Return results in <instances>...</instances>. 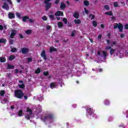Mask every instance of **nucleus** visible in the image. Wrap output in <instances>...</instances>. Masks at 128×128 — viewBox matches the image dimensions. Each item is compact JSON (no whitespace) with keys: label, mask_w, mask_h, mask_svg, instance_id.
I'll return each mask as SVG.
<instances>
[{"label":"nucleus","mask_w":128,"mask_h":128,"mask_svg":"<svg viewBox=\"0 0 128 128\" xmlns=\"http://www.w3.org/2000/svg\"><path fill=\"white\" fill-rule=\"evenodd\" d=\"M96 56L100 60H96V62H100L106 60V57L108 56V54L106 51H98L97 52Z\"/></svg>","instance_id":"1"},{"label":"nucleus","mask_w":128,"mask_h":128,"mask_svg":"<svg viewBox=\"0 0 128 128\" xmlns=\"http://www.w3.org/2000/svg\"><path fill=\"white\" fill-rule=\"evenodd\" d=\"M32 110H30V108H28L26 113L25 114L26 118V120H30V118H32Z\"/></svg>","instance_id":"2"},{"label":"nucleus","mask_w":128,"mask_h":128,"mask_svg":"<svg viewBox=\"0 0 128 128\" xmlns=\"http://www.w3.org/2000/svg\"><path fill=\"white\" fill-rule=\"evenodd\" d=\"M14 94L15 96L18 98H22L24 96V93L20 90L14 91Z\"/></svg>","instance_id":"3"},{"label":"nucleus","mask_w":128,"mask_h":128,"mask_svg":"<svg viewBox=\"0 0 128 128\" xmlns=\"http://www.w3.org/2000/svg\"><path fill=\"white\" fill-rule=\"evenodd\" d=\"M106 42L108 44H110L111 46H107L105 48L106 50H112V46H114L116 44V42L110 41V40H107Z\"/></svg>","instance_id":"4"},{"label":"nucleus","mask_w":128,"mask_h":128,"mask_svg":"<svg viewBox=\"0 0 128 128\" xmlns=\"http://www.w3.org/2000/svg\"><path fill=\"white\" fill-rule=\"evenodd\" d=\"M118 28L119 32H122V30H124V26L122 24H116L114 25V28Z\"/></svg>","instance_id":"5"},{"label":"nucleus","mask_w":128,"mask_h":128,"mask_svg":"<svg viewBox=\"0 0 128 128\" xmlns=\"http://www.w3.org/2000/svg\"><path fill=\"white\" fill-rule=\"evenodd\" d=\"M46 120L49 122L50 124H52V122H54V117L52 116H48L46 117Z\"/></svg>","instance_id":"6"},{"label":"nucleus","mask_w":128,"mask_h":128,"mask_svg":"<svg viewBox=\"0 0 128 128\" xmlns=\"http://www.w3.org/2000/svg\"><path fill=\"white\" fill-rule=\"evenodd\" d=\"M50 0H45L44 4H46V10H48L50 8V6H52V3H48V2H50Z\"/></svg>","instance_id":"7"},{"label":"nucleus","mask_w":128,"mask_h":128,"mask_svg":"<svg viewBox=\"0 0 128 128\" xmlns=\"http://www.w3.org/2000/svg\"><path fill=\"white\" fill-rule=\"evenodd\" d=\"M110 56H112V54H114V56H118V53L116 52V50L111 49L110 50Z\"/></svg>","instance_id":"8"},{"label":"nucleus","mask_w":128,"mask_h":128,"mask_svg":"<svg viewBox=\"0 0 128 128\" xmlns=\"http://www.w3.org/2000/svg\"><path fill=\"white\" fill-rule=\"evenodd\" d=\"M41 56L42 58H43L44 60H45L48 59V58H46V51H44V50H43L42 51L41 53Z\"/></svg>","instance_id":"9"},{"label":"nucleus","mask_w":128,"mask_h":128,"mask_svg":"<svg viewBox=\"0 0 128 128\" xmlns=\"http://www.w3.org/2000/svg\"><path fill=\"white\" fill-rule=\"evenodd\" d=\"M55 16H64V12L62 11L58 10L55 13Z\"/></svg>","instance_id":"10"},{"label":"nucleus","mask_w":128,"mask_h":128,"mask_svg":"<svg viewBox=\"0 0 128 128\" xmlns=\"http://www.w3.org/2000/svg\"><path fill=\"white\" fill-rule=\"evenodd\" d=\"M21 50H22V54H27V52H29L28 48H22L21 49Z\"/></svg>","instance_id":"11"},{"label":"nucleus","mask_w":128,"mask_h":128,"mask_svg":"<svg viewBox=\"0 0 128 128\" xmlns=\"http://www.w3.org/2000/svg\"><path fill=\"white\" fill-rule=\"evenodd\" d=\"M20 84H18V86L20 88H24L25 85L23 84L24 81L19 80Z\"/></svg>","instance_id":"12"},{"label":"nucleus","mask_w":128,"mask_h":128,"mask_svg":"<svg viewBox=\"0 0 128 128\" xmlns=\"http://www.w3.org/2000/svg\"><path fill=\"white\" fill-rule=\"evenodd\" d=\"M16 30H12L11 34L10 35V38H14V36H16Z\"/></svg>","instance_id":"13"},{"label":"nucleus","mask_w":128,"mask_h":128,"mask_svg":"<svg viewBox=\"0 0 128 128\" xmlns=\"http://www.w3.org/2000/svg\"><path fill=\"white\" fill-rule=\"evenodd\" d=\"M2 8H4L6 10H8L10 9V7L8 6V4L6 3H4V5L2 6Z\"/></svg>","instance_id":"14"},{"label":"nucleus","mask_w":128,"mask_h":128,"mask_svg":"<svg viewBox=\"0 0 128 128\" xmlns=\"http://www.w3.org/2000/svg\"><path fill=\"white\" fill-rule=\"evenodd\" d=\"M9 18L12 19L14 18V14L12 12H9L8 14Z\"/></svg>","instance_id":"15"},{"label":"nucleus","mask_w":128,"mask_h":128,"mask_svg":"<svg viewBox=\"0 0 128 128\" xmlns=\"http://www.w3.org/2000/svg\"><path fill=\"white\" fill-rule=\"evenodd\" d=\"M30 20V18L27 16H24L22 18V22H26L27 20Z\"/></svg>","instance_id":"16"},{"label":"nucleus","mask_w":128,"mask_h":128,"mask_svg":"<svg viewBox=\"0 0 128 128\" xmlns=\"http://www.w3.org/2000/svg\"><path fill=\"white\" fill-rule=\"evenodd\" d=\"M60 8L62 10H64V8H66V4H64V2H61L60 5Z\"/></svg>","instance_id":"17"},{"label":"nucleus","mask_w":128,"mask_h":128,"mask_svg":"<svg viewBox=\"0 0 128 128\" xmlns=\"http://www.w3.org/2000/svg\"><path fill=\"white\" fill-rule=\"evenodd\" d=\"M84 6H90V2L88 0H85L84 1Z\"/></svg>","instance_id":"18"},{"label":"nucleus","mask_w":128,"mask_h":128,"mask_svg":"<svg viewBox=\"0 0 128 128\" xmlns=\"http://www.w3.org/2000/svg\"><path fill=\"white\" fill-rule=\"evenodd\" d=\"M25 33L26 34H32V30H26L25 32Z\"/></svg>","instance_id":"19"},{"label":"nucleus","mask_w":128,"mask_h":128,"mask_svg":"<svg viewBox=\"0 0 128 128\" xmlns=\"http://www.w3.org/2000/svg\"><path fill=\"white\" fill-rule=\"evenodd\" d=\"M58 26L60 28H62L64 26V24L62 22H58Z\"/></svg>","instance_id":"20"},{"label":"nucleus","mask_w":128,"mask_h":128,"mask_svg":"<svg viewBox=\"0 0 128 128\" xmlns=\"http://www.w3.org/2000/svg\"><path fill=\"white\" fill-rule=\"evenodd\" d=\"M105 14H106V16H114L112 11L105 12Z\"/></svg>","instance_id":"21"},{"label":"nucleus","mask_w":128,"mask_h":128,"mask_svg":"<svg viewBox=\"0 0 128 128\" xmlns=\"http://www.w3.org/2000/svg\"><path fill=\"white\" fill-rule=\"evenodd\" d=\"M56 85L54 82H52L50 84V87L51 88H56Z\"/></svg>","instance_id":"22"},{"label":"nucleus","mask_w":128,"mask_h":128,"mask_svg":"<svg viewBox=\"0 0 128 128\" xmlns=\"http://www.w3.org/2000/svg\"><path fill=\"white\" fill-rule=\"evenodd\" d=\"M16 58V56L14 55H11L9 58L8 60H14Z\"/></svg>","instance_id":"23"},{"label":"nucleus","mask_w":128,"mask_h":128,"mask_svg":"<svg viewBox=\"0 0 128 128\" xmlns=\"http://www.w3.org/2000/svg\"><path fill=\"white\" fill-rule=\"evenodd\" d=\"M48 16L51 20H55L56 18H54V16L50 14Z\"/></svg>","instance_id":"24"},{"label":"nucleus","mask_w":128,"mask_h":128,"mask_svg":"<svg viewBox=\"0 0 128 128\" xmlns=\"http://www.w3.org/2000/svg\"><path fill=\"white\" fill-rule=\"evenodd\" d=\"M73 16H74V18H78L80 15L78 14V12H75Z\"/></svg>","instance_id":"25"},{"label":"nucleus","mask_w":128,"mask_h":128,"mask_svg":"<svg viewBox=\"0 0 128 128\" xmlns=\"http://www.w3.org/2000/svg\"><path fill=\"white\" fill-rule=\"evenodd\" d=\"M0 62H6V58L4 57L0 58Z\"/></svg>","instance_id":"26"},{"label":"nucleus","mask_w":128,"mask_h":128,"mask_svg":"<svg viewBox=\"0 0 128 128\" xmlns=\"http://www.w3.org/2000/svg\"><path fill=\"white\" fill-rule=\"evenodd\" d=\"M6 40L1 38L0 39V44H6Z\"/></svg>","instance_id":"27"},{"label":"nucleus","mask_w":128,"mask_h":128,"mask_svg":"<svg viewBox=\"0 0 128 128\" xmlns=\"http://www.w3.org/2000/svg\"><path fill=\"white\" fill-rule=\"evenodd\" d=\"M17 50H16V48H11L12 52H16Z\"/></svg>","instance_id":"28"},{"label":"nucleus","mask_w":128,"mask_h":128,"mask_svg":"<svg viewBox=\"0 0 128 128\" xmlns=\"http://www.w3.org/2000/svg\"><path fill=\"white\" fill-rule=\"evenodd\" d=\"M74 22L75 24H80V20L78 19V20H74Z\"/></svg>","instance_id":"29"},{"label":"nucleus","mask_w":128,"mask_h":128,"mask_svg":"<svg viewBox=\"0 0 128 128\" xmlns=\"http://www.w3.org/2000/svg\"><path fill=\"white\" fill-rule=\"evenodd\" d=\"M56 49L54 47H50V52H56Z\"/></svg>","instance_id":"30"},{"label":"nucleus","mask_w":128,"mask_h":128,"mask_svg":"<svg viewBox=\"0 0 128 128\" xmlns=\"http://www.w3.org/2000/svg\"><path fill=\"white\" fill-rule=\"evenodd\" d=\"M93 26H98V23L96 21H93L92 22Z\"/></svg>","instance_id":"31"},{"label":"nucleus","mask_w":128,"mask_h":128,"mask_svg":"<svg viewBox=\"0 0 128 128\" xmlns=\"http://www.w3.org/2000/svg\"><path fill=\"white\" fill-rule=\"evenodd\" d=\"M14 68V66H12V65H10V64H8V68L10 69H12Z\"/></svg>","instance_id":"32"},{"label":"nucleus","mask_w":128,"mask_h":128,"mask_svg":"<svg viewBox=\"0 0 128 128\" xmlns=\"http://www.w3.org/2000/svg\"><path fill=\"white\" fill-rule=\"evenodd\" d=\"M18 116H22V110H20L18 112Z\"/></svg>","instance_id":"33"},{"label":"nucleus","mask_w":128,"mask_h":128,"mask_svg":"<svg viewBox=\"0 0 128 128\" xmlns=\"http://www.w3.org/2000/svg\"><path fill=\"white\" fill-rule=\"evenodd\" d=\"M40 112H42V108H40L38 110H36V112L35 113V114L38 116V113Z\"/></svg>","instance_id":"34"},{"label":"nucleus","mask_w":128,"mask_h":128,"mask_svg":"<svg viewBox=\"0 0 128 128\" xmlns=\"http://www.w3.org/2000/svg\"><path fill=\"white\" fill-rule=\"evenodd\" d=\"M86 110H87V112H88L87 113V116H88V114H90V112H92V108H88Z\"/></svg>","instance_id":"35"},{"label":"nucleus","mask_w":128,"mask_h":128,"mask_svg":"<svg viewBox=\"0 0 128 128\" xmlns=\"http://www.w3.org/2000/svg\"><path fill=\"white\" fill-rule=\"evenodd\" d=\"M89 18H90L92 20H94V14H90L89 16Z\"/></svg>","instance_id":"36"},{"label":"nucleus","mask_w":128,"mask_h":128,"mask_svg":"<svg viewBox=\"0 0 128 128\" xmlns=\"http://www.w3.org/2000/svg\"><path fill=\"white\" fill-rule=\"evenodd\" d=\"M40 68H38L37 70L35 72V74H40Z\"/></svg>","instance_id":"37"},{"label":"nucleus","mask_w":128,"mask_h":128,"mask_svg":"<svg viewBox=\"0 0 128 128\" xmlns=\"http://www.w3.org/2000/svg\"><path fill=\"white\" fill-rule=\"evenodd\" d=\"M104 8H105V10H110V6H108V5H105L104 6Z\"/></svg>","instance_id":"38"},{"label":"nucleus","mask_w":128,"mask_h":128,"mask_svg":"<svg viewBox=\"0 0 128 128\" xmlns=\"http://www.w3.org/2000/svg\"><path fill=\"white\" fill-rule=\"evenodd\" d=\"M62 21L64 22L65 24H68V20L66 18H63L62 19Z\"/></svg>","instance_id":"39"},{"label":"nucleus","mask_w":128,"mask_h":128,"mask_svg":"<svg viewBox=\"0 0 128 128\" xmlns=\"http://www.w3.org/2000/svg\"><path fill=\"white\" fill-rule=\"evenodd\" d=\"M38 100H40V102H42V100H44V97H42V96H38Z\"/></svg>","instance_id":"40"},{"label":"nucleus","mask_w":128,"mask_h":128,"mask_svg":"<svg viewBox=\"0 0 128 128\" xmlns=\"http://www.w3.org/2000/svg\"><path fill=\"white\" fill-rule=\"evenodd\" d=\"M114 6L115 8L118 6V2H114Z\"/></svg>","instance_id":"41"},{"label":"nucleus","mask_w":128,"mask_h":128,"mask_svg":"<svg viewBox=\"0 0 128 128\" xmlns=\"http://www.w3.org/2000/svg\"><path fill=\"white\" fill-rule=\"evenodd\" d=\"M76 31H72L71 34V36H74V34H76Z\"/></svg>","instance_id":"42"},{"label":"nucleus","mask_w":128,"mask_h":128,"mask_svg":"<svg viewBox=\"0 0 128 128\" xmlns=\"http://www.w3.org/2000/svg\"><path fill=\"white\" fill-rule=\"evenodd\" d=\"M16 16L18 18H21L22 16H20V13H16Z\"/></svg>","instance_id":"43"},{"label":"nucleus","mask_w":128,"mask_h":128,"mask_svg":"<svg viewBox=\"0 0 128 128\" xmlns=\"http://www.w3.org/2000/svg\"><path fill=\"white\" fill-rule=\"evenodd\" d=\"M42 20H47L48 18H46V16H44L42 17Z\"/></svg>","instance_id":"44"},{"label":"nucleus","mask_w":128,"mask_h":128,"mask_svg":"<svg viewBox=\"0 0 128 128\" xmlns=\"http://www.w3.org/2000/svg\"><path fill=\"white\" fill-rule=\"evenodd\" d=\"M4 90H2L0 92V96H4Z\"/></svg>","instance_id":"45"},{"label":"nucleus","mask_w":128,"mask_h":128,"mask_svg":"<svg viewBox=\"0 0 128 128\" xmlns=\"http://www.w3.org/2000/svg\"><path fill=\"white\" fill-rule=\"evenodd\" d=\"M44 76H48V72H43Z\"/></svg>","instance_id":"46"},{"label":"nucleus","mask_w":128,"mask_h":128,"mask_svg":"<svg viewBox=\"0 0 128 128\" xmlns=\"http://www.w3.org/2000/svg\"><path fill=\"white\" fill-rule=\"evenodd\" d=\"M28 62H32V58H28Z\"/></svg>","instance_id":"47"},{"label":"nucleus","mask_w":128,"mask_h":128,"mask_svg":"<svg viewBox=\"0 0 128 128\" xmlns=\"http://www.w3.org/2000/svg\"><path fill=\"white\" fill-rule=\"evenodd\" d=\"M29 22H34V19H28Z\"/></svg>","instance_id":"48"},{"label":"nucleus","mask_w":128,"mask_h":128,"mask_svg":"<svg viewBox=\"0 0 128 128\" xmlns=\"http://www.w3.org/2000/svg\"><path fill=\"white\" fill-rule=\"evenodd\" d=\"M6 99H4V100H2L1 102L2 104H6Z\"/></svg>","instance_id":"49"},{"label":"nucleus","mask_w":128,"mask_h":128,"mask_svg":"<svg viewBox=\"0 0 128 128\" xmlns=\"http://www.w3.org/2000/svg\"><path fill=\"white\" fill-rule=\"evenodd\" d=\"M50 28H52V26H50L48 25L46 26V29L47 30H50Z\"/></svg>","instance_id":"50"},{"label":"nucleus","mask_w":128,"mask_h":128,"mask_svg":"<svg viewBox=\"0 0 128 128\" xmlns=\"http://www.w3.org/2000/svg\"><path fill=\"white\" fill-rule=\"evenodd\" d=\"M106 102H105V104H106V106H108V104H110V102H108V100H106Z\"/></svg>","instance_id":"51"},{"label":"nucleus","mask_w":128,"mask_h":128,"mask_svg":"<svg viewBox=\"0 0 128 128\" xmlns=\"http://www.w3.org/2000/svg\"><path fill=\"white\" fill-rule=\"evenodd\" d=\"M4 30V26L0 25V30Z\"/></svg>","instance_id":"52"},{"label":"nucleus","mask_w":128,"mask_h":128,"mask_svg":"<svg viewBox=\"0 0 128 128\" xmlns=\"http://www.w3.org/2000/svg\"><path fill=\"white\" fill-rule=\"evenodd\" d=\"M124 28H126V30H128V24H125Z\"/></svg>","instance_id":"53"},{"label":"nucleus","mask_w":128,"mask_h":128,"mask_svg":"<svg viewBox=\"0 0 128 128\" xmlns=\"http://www.w3.org/2000/svg\"><path fill=\"white\" fill-rule=\"evenodd\" d=\"M84 10L86 14H88V10H86V8H84Z\"/></svg>","instance_id":"54"},{"label":"nucleus","mask_w":128,"mask_h":128,"mask_svg":"<svg viewBox=\"0 0 128 128\" xmlns=\"http://www.w3.org/2000/svg\"><path fill=\"white\" fill-rule=\"evenodd\" d=\"M19 36L20 38H24V36L22 34H19Z\"/></svg>","instance_id":"55"},{"label":"nucleus","mask_w":128,"mask_h":128,"mask_svg":"<svg viewBox=\"0 0 128 128\" xmlns=\"http://www.w3.org/2000/svg\"><path fill=\"white\" fill-rule=\"evenodd\" d=\"M10 42L11 44H14V40H10Z\"/></svg>","instance_id":"56"},{"label":"nucleus","mask_w":128,"mask_h":128,"mask_svg":"<svg viewBox=\"0 0 128 128\" xmlns=\"http://www.w3.org/2000/svg\"><path fill=\"white\" fill-rule=\"evenodd\" d=\"M19 70L18 69L15 70V74H18Z\"/></svg>","instance_id":"57"},{"label":"nucleus","mask_w":128,"mask_h":128,"mask_svg":"<svg viewBox=\"0 0 128 128\" xmlns=\"http://www.w3.org/2000/svg\"><path fill=\"white\" fill-rule=\"evenodd\" d=\"M11 76H12V74H7L6 76H8V78H10Z\"/></svg>","instance_id":"58"},{"label":"nucleus","mask_w":128,"mask_h":128,"mask_svg":"<svg viewBox=\"0 0 128 128\" xmlns=\"http://www.w3.org/2000/svg\"><path fill=\"white\" fill-rule=\"evenodd\" d=\"M60 2V0H56L55 2V4H58Z\"/></svg>","instance_id":"59"},{"label":"nucleus","mask_w":128,"mask_h":128,"mask_svg":"<svg viewBox=\"0 0 128 128\" xmlns=\"http://www.w3.org/2000/svg\"><path fill=\"white\" fill-rule=\"evenodd\" d=\"M98 38H99V40H102V34L98 36Z\"/></svg>","instance_id":"60"},{"label":"nucleus","mask_w":128,"mask_h":128,"mask_svg":"<svg viewBox=\"0 0 128 128\" xmlns=\"http://www.w3.org/2000/svg\"><path fill=\"white\" fill-rule=\"evenodd\" d=\"M3 28H4L5 30H6V28H8L6 27V24H4Z\"/></svg>","instance_id":"61"},{"label":"nucleus","mask_w":128,"mask_h":128,"mask_svg":"<svg viewBox=\"0 0 128 128\" xmlns=\"http://www.w3.org/2000/svg\"><path fill=\"white\" fill-rule=\"evenodd\" d=\"M100 28H104V25L103 24H101Z\"/></svg>","instance_id":"62"},{"label":"nucleus","mask_w":128,"mask_h":128,"mask_svg":"<svg viewBox=\"0 0 128 128\" xmlns=\"http://www.w3.org/2000/svg\"><path fill=\"white\" fill-rule=\"evenodd\" d=\"M7 2H9V4H12V2H10V0H7Z\"/></svg>","instance_id":"63"},{"label":"nucleus","mask_w":128,"mask_h":128,"mask_svg":"<svg viewBox=\"0 0 128 128\" xmlns=\"http://www.w3.org/2000/svg\"><path fill=\"white\" fill-rule=\"evenodd\" d=\"M124 34H120V38H124Z\"/></svg>","instance_id":"64"}]
</instances>
